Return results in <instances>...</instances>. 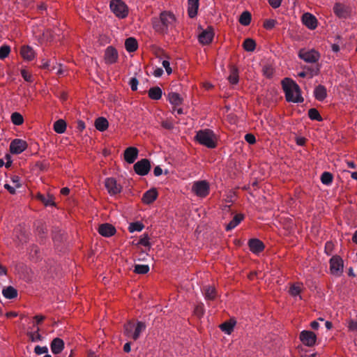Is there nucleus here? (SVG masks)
Masks as SVG:
<instances>
[{
	"instance_id": "obj_1",
	"label": "nucleus",
	"mask_w": 357,
	"mask_h": 357,
	"mask_svg": "<svg viewBox=\"0 0 357 357\" xmlns=\"http://www.w3.org/2000/svg\"><path fill=\"white\" fill-rule=\"evenodd\" d=\"M153 27L158 33L165 34L172 30L176 24V17L172 13L162 12L158 17L152 21Z\"/></svg>"
},
{
	"instance_id": "obj_2",
	"label": "nucleus",
	"mask_w": 357,
	"mask_h": 357,
	"mask_svg": "<svg viewBox=\"0 0 357 357\" xmlns=\"http://www.w3.org/2000/svg\"><path fill=\"white\" fill-rule=\"evenodd\" d=\"M282 84L287 101L294 103L303 102L300 87L296 82L291 79L285 78L282 80Z\"/></svg>"
},
{
	"instance_id": "obj_3",
	"label": "nucleus",
	"mask_w": 357,
	"mask_h": 357,
	"mask_svg": "<svg viewBox=\"0 0 357 357\" xmlns=\"http://www.w3.org/2000/svg\"><path fill=\"white\" fill-rule=\"evenodd\" d=\"M195 139L200 144L207 148L213 149L216 146V135L213 131L210 129H204L197 131Z\"/></svg>"
},
{
	"instance_id": "obj_4",
	"label": "nucleus",
	"mask_w": 357,
	"mask_h": 357,
	"mask_svg": "<svg viewBox=\"0 0 357 357\" xmlns=\"http://www.w3.org/2000/svg\"><path fill=\"white\" fill-rule=\"evenodd\" d=\"M145 329L146 325L142 321H137L136 324L129 321L124 325V334L128 337L137 340Z\"/></svg>"
},
{
	"instance_id": "obj_5",
	"label": "nucleus",
	"mask_w": 357,
	"mask_h": 357,
	"mask_svg": "<svg viewBox=\"0 0 357 357\" xmlns=\"http://www.w3.org/2000/svg\"><path fill=\"white\" fill-rule=\"evenodd\" d=\"M330 273L335 277H340L344 271L343 259L338 255L333 256L329 260Z\"/></svg>"
},
{
	"instance_id": "obj_6",
	"label": "nucleus",
	"mask_w": 357,
	"mask_h": 357,
	"mask_svg": "<svg viewBox=\"0 0 357 357\" xmlns=\"http://www.w3.org/2000/svg\"><path fill=\"white\" fill-rule=\"evenodd\" d=\"M191 190L196 196L204 198L209 194L210 185L205 180L196 181L193 182Z\"/></svg>"
},
{
	"instance_id": "obj_7",
	"label": "nucleus",
	"mask_w": 357,
	"mask_h": 357,
	"mask_svg": "<svg viewBox=\"0 0 357 357\" xmlns=\"http://www.w3.org/2000/svg\"><path fill=\"white\" fill-rule=\"evenodd\" d=\"M109 6L113 13L119 18H125L128 14L127 6L121 0H112Z\"/></svg>"
},
{
	"instance_id": "obj_8",
	"label": "nucleus",
	"mask_w": 357,
	"mask_h": 357,
	"mask_svg": "<svg viewBox=\"0 0 357 357\" xmlns=\"http://www.w3.org/2000/svg\"><path fill=\"white\" fill-rule=\"evenodd\" d=\"M298 56L306 63H314L319 60L320 54L314 49H302L298 52Z\"/></svg>"
},
{
	"instance_id": "obj_9",
	"label": "nucleus",
	"mask_w": 357,
	"mask_h": 357,
	"mask_svg": "<svg viewBox=\"0 0 357 357\" xmlns=\"http://www.w3.org/2000/svg\"><path fill=\"white\" fill-rule=\"evenodd\" d=\"M105 186L110 196L116 195L122 190V186L118 183L114 178H107L105 181Z\"/></svg>"
},
{
	"instance_id": "obj_10",
	"label": "nucleus",
	"mask_w": 357,
	"mask_h": 357,
	"mask_svg": "<svg viewBox=\"0 0 357 357\" xmlns=\"http://www.w3.org/2000/svg\"><path fill=\"white\" fill-rule=\"evenodd\" d=\"M135 173L139 176L147 175L151 169V164L148 159H142L133 166Z\"/></svg>"
},
{
	"instance_id": "obj_11",
	"label": "nucleus",
	"mask_w": 357,
	"mask_h": 357,
	"mask_svg": "<svg viewBox=\"0 0 357 357\" xmlns=\"http://www.w3.org/2000/svg\"><path fill=\"white\" fill-rule=\"evenodd\" d=\"M26 141L21 139H15L10 144V151L12 153L20 154L27 148Z\"/></svg>"
},
{
	"instance_id": "obj_12",
	"label": "nucleus",
	"mask_w": 357,
	"mask_h": 357,
	"mask_svg": "<svg viewBox=\"0 0 357 357\" xmlns=\"http://www.w3.org/2000/svg\"><path fill=\"white\" fill-rule=\"evenodd\" d=\"M300 340L303 344L312 347L316 343L317 335L310 331H303L300 334Z\"/></svg>"
},
{
	"instance_id": "obj_13",
	"label": "nucleus",
	"mask_w": 357,
	"mask_h": 357,
	"mask_svg": "<svg viewBox=\"0 0 357 357\" xmlns=\"http://www.w3.org/2000/svg\"><path fill=\"white\" fill-rule=\"evenodd\" d=\"M302 22L309 29L314 30L317 26V20L311 13H305L302 16Z\"/></svg>"
},
{
	"instance_id": "obj_14",
	"label": "nucleus",
	"mask_w": 357,
	"mask_h": 357,
	"mask_svg": "<svg viewBox=\"0 0 357 357\" xmlns=\"http://www.w3.org/2000/svg\"><path fill=\"white\" fill-rule=\"evenodd\" d=\"M333 12L339 18L346 19L349 15L348 7L341 3H335L333 6Z\"/></svg>"
},
{
	"instance_id": "obj_15",
	"label": "nucleus",
	"mask_w": 357,
	"mask_h": 357,
	"mask_svg": "<svg viewBox=\"0 0 357 357\" xmlns=\"http://www.w3.org/2000/svg\"><path fill=\"white\" fill-rule=\"evenodd\" d=\"M139 151L136 147L130 146L124 151V160L129 164H132L137 159Z\"/></svg>"
},
{
	"instance_id": "obj_16",
	"label": "nucleus",
	"mask_w": 357,
	"mask_h": 357,
	"mask_svg": "<svg viewBox=\"0 0 357 357\" xmlns=\"http://www.w3.org/2000/svg\"><path fill=\"white\" fill-rule=\"evenodd\" d=\"M213 36L214 33L213 29L208 27L199 34V41L203 45L209 44L212 41Z\"/></svg>"
},
{
	"instance_id": "obj_17",
	"label": "nucleus",
	"mask_w": 357,
	"mask_h": 357,
	"mask_svg": "<svg viewBox=\"0 0 357 357\" xmlns=\"http://www.w3.org/2000/svg\"><path fill=\"white\" fill-rule=\"evenodd\" d=\"M118 59V52L117 51L112 47H108L105 53V60L107 63H114Z\"/></svg>"
},
{
	"instance_id": "obj_18",
	"label": "nucleus",
	"mask_w": 357,
	"mask_h": 357,
	"mask_svg": "<svg viewBox=\"0 0 357 357\" xmlns=\"http://www.w3.org/2000/svg\"><path fill=\"white\" fill-rule=\"evenodd\" d=\"M98 232L102 236L110 237L115 234L116 229L112 225L105 223L99 226Z\"/></svg>"
},
{
	"instance_id": "obj_19",
	"label": "nucleus",
	"mask_w": 357,
	"mask_h": 357,
	"mask_svg": "<svg viewBox=\"0 0 357 357\" xmlns=\"http://www.w3.org/2000/svg\"><path fill=\"white\" fill-rule=\"evenodd\" d=\"M303 289V283L297 282L292 284L289 289V294L294 297L295 299L298 298L299 300H302V297L301 296V292Z\"/></svg>"
},
{
	"instance_id": "obj_20",
	"label": "nucleus",
	"mask_w": 357,
	"mask_h": 357,
	"mask_svg": "<svg viewBox=\"0 0 357 357\" xmlns=\"http://www.w3.org/2000/svg\"><path fill=\"white\" fill-rule=\"evenodd\" d=\"M158 197V192L155 188H151L147 190L142 197V201L144 204H150L153 203Z\"/></svg>"
},
{
	"instance_id": "obj_21",
	"label": "nucleus",
	"mask_w": 357,
	"mask_h": 357,
	"mask_svg": "<svg viewBox=\"0 0 357 357\" xmlns=\"http://www.w3.org/2000/svg\"><path fill=\"white\" fill-rule=\"evenodd\" d=\"M248 245L250 247V250L253 253H255V254L259 253L264 248V243H262V241H261L260 240L257 239V238H253V239L250 240Z\"/></svg>"
},
{
	"instance_id": "obj_22",
	"label": "nucleus",
	"mask_w": 357,
	"mask_h": 357,
	"mask_svg": "<svg viewBox=\"0 0 357 357\" xmlns=\"http://www.w3.org/2000/svg\"><path fill=\"white\" fill-rule=\"evenodd\" d=\"M50 347L53 354H59L64 349V342L61 338H54L51 343Z\"/></svg>"
},
{
	"instance_id": "obj_23",
	"label": "nucleus",
	"mask_w": 357,
	"mask_h": 357,
	"mask_svg": "<svg viewBox=\"0 0 357 357\" xmlns=\"http://www.w3.org/2000/svg\"><path fill=\"white\" fill-rule=\"evenodd\" d=\"M198 8L199 0H188V13L190 18L197 15Z\"/></svg>"
},
{
	"instance_id": "obj_24",
	"label": "nucleus",
	"mask_w": 357,
	"mask_h": 357,
	"mask_svg": "<svg viewBox=\"0 0 357 357\" xmlns=\"http://www.w3.org/2000/svg\"><path fill=\"white\" fill-rule=\"evenodd\" d=\"M244 215L241 213L236 214L233 219L227 225L226 230L229 231L238 226L243 220Z\"/></svg>"
},
{
	"instance_id": "obj_25",
	"label": "nucleus",
	"mask_w": 357,
	"mask_h": 357,
	"mask_svg": "<svg viewBox=\"0 0 357 357\" xmlns=\"http://www.w3.org/2000/svg\"><path fill=\"white\" fill-rule=\"evenodd\" d=\"M37 199L42 202L46 206H54V197L52 195L47 194L46 195L38 193L36 196Z\"/></svg>"
},
{
	"instance_id": "obj_26",
	"label": "nucleus",
	"mask_w": 357,
	"mask_h": 357,
	"mask_svg": "<svg viewBox=\"0 0 357 357\" xmlns=\"http://www.w3.org/2000/svg\"><path fill=\"white\" fill-rule=\"evenodd\" d=\"M314 95L317 100H324L327 95L326 87L323 85L317 86L314 90Z\"/></svg>"
},
{
	"instance_id": "obj_27",
	"label": "nucleus",
	"mask_w": 357,
	"mask_h": 357,
	"mask_svg": "<svg viewBox=\"0 0 357 357\" xmlns=\"http://www.w3.org/2000/svg\"><path fill=\"white\" fill-rule=\"evenodd\" d=\"M109 123L107 120L104 117H98L95 121V127L96 128L100 131L103 132L108 128Z\"/></svg>"
},
{
	"instance_id": "obj_28",
	"label": "nucleus",
	"mask_w": 357,
	"mask_h": 357,
	"mask_svg": "<svg viewBox=\"0 0 357 357\" xmlns=\"http://www.w3.org/2000/svg\"><path fill=\"white\" fill-rule=\"evenodd\" d=\"M137 42L135 38L130 37L125 41V47L128 52H133L137 49Z\"/></svg>"
},
{
	"instance_id": "obj_29",
	"label": "nucleus",
	"mask_w": 357,
	"mask_h": 357,
	"mask_svg": "<svg viewBox=\"0 0 357 357\" xmlns=\"http://www.w3.org/2000/svg\"><path fill=\"white\" fill-rule=\"evenodd\" d=\"M21 55L24 59L28 61H31L35 56L33 50L29 46L22 47Z\"/></svg>"
},
{
	"instance_id": "obj_30",
	"label": "nucleus",
	"mask_w": 357,
	"mask_h": 357,
	"mask_svg": "<svg viewBox=\"0 0 357 357\" xmlns=\"http://www.w3.org/2000/svg\"><path fill=\"white\" fill-rule=\"evenodd\" d=\"M162 95V89L158 86L151 87L149 90V97L152 100H158L161 98Z\"/></svg>"
},
{
	"instance_id": "obj_31",
	"label": "nucleus",
	"mask_w": 357,
	"mask_h": 357,
	"mask_svg": "<svg viewBox=\"0 0 357 357\" xmlns=\"http://www.w3.org/2000/svg\"><path fill=\"white\" fill-rule=\"evenodd\" d=\"M2 294L6 298L13 299L17 296V291L14 287L9 286L3 289Z\"/></svg>"
},
{
	"instance_id": "obj_32",
	"label": "nucleus",
	"mask_w": 357,
	"mask_h": 357,
	"mask_svg": "<svg viewBox=\"0 0 357 357\" xmlns=\"http://www.w3.org/2000/svg\"><path fill=\"white\" fill-rule=\"evenodd\" d=\"M54 130L59 134L63 133L66 130V123L63 119H59L54 122Z\"/></svg>"
},
{
	"instance_id": "obj_33",
	"label": "nucleus",
	"mask_w": 357,
	"mask_h": 357,
	"mask_svg": "<svg viewBox=\"0 0 357 357\" xmlns=\"http://www.w3.org/2000/svg\"><path fill=\"white\" fill-rule=\"evenodd\" d=\"M168 99L169 102L174 105H179L182 102V98L180 95L176 92L169 93Z\"/></svg>"
},
{
	"instance_id": "obj_34",
	"label": "nucleus",
	"mask_w": 357,
	"mask_h": 357,
	"mask_svg": "<svg viewBox=\"0 0 357 357\" xmlns=\"http://www.w3.org/2000/svg\"><path fill=\"white\" fill-rule=\"evenodd\" d=\"M234 326H235V322L229 321V322H225V323L222 324L220 326V328L221 331H223L225 333H226L227 335H230L234 330Z\"/></svg>"
},
{
	"instance_id": "obj_35",
	"label": "nucleus",
	"mask_w": 357,
	"mask_h": 357,
	"mask_svg": "<svg viewBox=\"0 0 357 357\" xmlns=\"http://www.w3.org/2000/svg\"><path fill=\"white\" fill-rule=\"evenodd\" d=\"M10 119L12 123L15 126H20L24 123V118L19 112H13L11 114Z\"/></svg>"
},
{
	"instance_id": "obj_36",
	"label": "nucleus",
	"mask_w": 357,
	"mask_h": 357,
	"mask_svg": "<svg viewBox=\"0 0 357 357\" xmlns=\"http://www.w3.org/2000/svg\"><path fill=\"white\" fill-rule=\"evenodd\" d=\"M251 22V14L248 11H244L240 16L239 22L243 26H248Z\"/></svg>"
},
{
	"instance_id": "obj_37",
	"label": "nucleus",
	"mask_w": 357,
	"mask_h": 357,
	"mask_svg": "<svg viewBox=\"0 0 357 357\" xmlns=\"http://www.w3.org/2000/svg\"><path fill=\"white\" fill-rule=\"evenodd\" d=\"M228 79L231 84H236L238 82V69L236 67H232L231 68Z\"/></svg>"
},
{
	"instance_id": "obj_38",
	"label": "nucleus",
	"mask_w": 357,
	"mask_h": 357,
	"mask_svg": "<svg viewBox=\"0 0 357 357\" xmlns=\"http://www.w3.org/2000/svg\"><path fill=\"white\" fill-rule=\"evenodd\" d=\"M243 46L245 51L253 52L255 49L256 43L254 40L247 38L244 40Z\"/></svg>"
},
{
	"instance_id": "obj_39",
	"label": "nucleus",
	"mask_w": 357,
	"mask_h": 357,
	"mask_svg": "<svg viewBox=\"0 0 357 357\" xmlns=\"http://www.w3.org/2000/svg\"><path fill=\"white\" fill-rule=\"evenodd\" d=\"M28 335L32 342H40L43 339V336L39 333L38 327L36 328V331L28 333Z\"/></svg>"
},
{
	"instance_id": "obj_40",
	"label": "nucleus",
	"mask_w": 357,
	"mask_h": 357,
	"mask_svg": "<svg viewBox=\"0 0 357 357\" xmlns=\"http://www.w3.org/2000/svg\"><path fill=\"white\" fill-rule=\"evenodd\" d=\"M204 291L206 299L213 300L216 296L215 289L213 287H206Z\"/></svg>"
},
{
	"instance_id": "obj_41",
	"label": "nucleus",
	"mask_w": 357,
	"mask_h": 357,
	"mask_svg": "<svg viewBox=\"0 0 357 357\" xmlns=\"http://www.w3.org/2000/svg\"><path fill=\"white\" fill-rule=\"evenodd\" d=\"M308 116L311 120H316L318 121H321L322 118L319 113L318 110L315 108H311L308 111Z\"/></svg>"
},
{
	"instance_id": "obj_42",
	"label": "nucleus",
	"mask_w": 357,
	"mask_h": 357,
	"mask_svg": "<svg viewBox=\"0 0 357 357\" xmlns=\"http://www.w3.org/2000/svg\"><path fill=\"white\" fill-rule=\"evenodd\" d=\"M144 229V225L140 222H135L130 223L128 227V230L130 233L135 231H141Z\"/></svg>"
},
{
	"instance_id": "obj_43",
	"label": "nucleus",
	"mask_w": 357,
	"mask_h": 357,
	"mask_svg": "<svg viewBox=\"0 0 357 357\" xmlns=\"http://www.w3.org/2000/svg\"><path fill=\"white\" fill-rule=\"evenodd\" d=\"M321 181L324 185H330L333 181L332 174L328 172H324L321 176Z\"/></svg>"
},
{
	"instance_id": "obj_44",
	"label": "nucleus",
	"mask_w": 357,
	"mask_h": 357,
	"mask_svg": "<svg viewBox=\"0 0 357 357\" xmlns=\"http://www.w3.org/2000/svg\"><path fill=\"white\" fill-rule=\"evenodd\" d=\"M134 271L137 274H145L149 271V266L146 264H137Z\"/></svg>"
},
{
	"instance_id": "obj_45",
	"label": "nucleus",
	"mask_w": 357,
	"mask_h": 357,
	"mask_svg": "<svg viewBox=\"0 0 357 357\" xmlns=\"http://www.w3.org/2000/svg\"><path fill=\"white\" fill-rule=\"evenodd\" d=\"M10 52V48L8 45H3L0 47V59L6 58Z\"/></svg>"
},
{
	"instance_id": "obj_46",
	"label": "nucleus",
	"mask_w": 357,
	"mask_h": 357,
	"mask_svg": "<svg viewBox=\"0 0 357 357\" xmlns=\"http://www.w3.org/2000/svg\"><path fill=\"white\" fill-rule=\"evenodd\" d=\"M21 75L22 76V77L24 78V79L26 82H33V79L31 74H30L26 70L22 69L21 70Z\"/></svg>"
},
{
	"instance_id": "obj_47",
	"label": "nucleus",
	"mask_w": 357,
	"mask_h": 357,
	"mask_svg": "<svg viewBox=\"0 0 357 357\" xmlns=\"http://www.w3.org/2000/svg\"><path fill=\"white\" fill-rule=\"evenodd\" d=\"M34 352L37 355L45 354L48 353V348L46 346L40 347L37 345L34 348Z\"/></svg>"
},
{
	"instance_id": "obj_48",
	"label": "nucleus",
	"mask_w": 357,
	"mask_h": 357,
	"mask_svg": "<svg viewBox=\"0 0 357 357\" xmlns=\"http://www.w3.org/2000/svg\"><path fill=\"white\" fill-rule=\"evenodd\" d=\"M273 68L271 66H265L263 68V73L266 77H271L273 75Z\"/></svg>"
},
{
	"instance_id": "obj_49",
	"label": "nucleus",
	"mask_w": 357,
	"mask_h": 357,
	"mask_svg": "<svg viewBox=\"0 0 357 357\" xmlns=\"http://www.w3.org/2000/svg\"><path fill=\"white\" fill-rule=\"evenodd\" d=\"M276 23V20L273 19H268L264 22V26L266 29H271L275 26Z\"/></svg>"
},
{
	"instance_id": "obj_50",
	"label": "nucleus",
	"mask_w": 357,
	"mask_h": 357,
	"mask_svg": "<svg viewBox=\"0 0 357 357\" xmlns=\"http://www.w3.org/2000/svg\"><path fill=\"white\" fill-rule=\"evenodd\" d=\"M347 327L351 331H357V319L349 320Z\"/></svg>"
},
{
	"instance_id": "obj_51",
	"label": "nucleus",
	"mask_w": 357,
	"mask_h": 357,
	"mask_svg": "<svg viewBox=\"0 0 357 357\" xmlns=\"http://www.w3.org/2000/svg\"><path fill=\"white\" fill-rule=\"evenodd\" d=\"M42 66L43 68L47 69V70H49L50 71L54 70V69L56 68V66L51 65L50 61H45V60H43L42 61V66Z\"/></svg>"
},
{
	"instance_id": "obj_52",
	"label": "nucleus",
	"mask_w": 357,
	"mask_h": 357,
	"mask_svg": "<svg viewBox=\"0 0 357 357\" xmlns=\"http://www.w3.org/2000/svg\"><path fill=\"white\" fill-rule=\"evenodd\" d=\"M138 80L135 77H132L129 81V85L132 91H136L138 86Z\"/></svg>"
},
{
	"instance_id": "obj_53",
	"label": "nucleus",
	"mask_w": 357,
	"mask_h": 357,
	"mask_svg": "<svg viewBox=\"0 0 357 357\" xmlns=\"http://www.w3.org/2000/svg\"><path fill=\"white\" fill-rule=\"evenodd\" d=\"M245 140L250 144H253L256 142L255 137L250 133L246 134L245 135Z\"/></svg>"
},
{
	"instance_id": "obj_54",
	"label": "nucleus",
	"mask_w": 357,
	"mask_h": 357,
	"mask_svg": "<svg viewBox=\"0 0 357 357\" xmlns=\"http://www.w3.org/2000/svg\"><path fill=\"white\" fill-rule=\"evenodd\" d=\"M11 181L15 188H20V186H21L20 178L18 176L15 175V176H12Z\"/></svg>"
},
{
	"instance_id": "obj_55",
	"label": "nucleus",
	"mask_w": 357,
	"mask_h": 357,
	"mask_svg": "<svg viewBox=\"0 0 357 357\" xmlns=\"http://www.w3.org/2000/svg\"><path fill=\"white\" fill-rule=\"evenodd\" d=\"M139 244H141L144 246L149 245V238L147 235L142 236L139 241Z\"/></svg>"
},
{
	"instance_id": "obj_56",
	"label": "nucleus",
	"mask_w": 357,
	"mask_h": 357,
	"mask_svg": "<svg viewBox=\"0 0 357 357\" xmlns=\"http://www.w3.org/2000/svg\"><path fill=\"white\" fill-rule=\"evenodd\" d=\"M162 66L164 67V68L165 69L168 75H170L172 73V70L170 67V63L169 62L167 61V60H164L162 61Z\"/></svg>"
},
{
	"instance_id": "obj_57",
	"label": "nucleus",
	"mask_w": 357,
	"mask_h": 357,
	"mask_svg": "<svg viewBox=\"0 0 357 357\" xmlns=\"http://www.w3.org/2000/svg\"><path fill=\"white\" fill-rule=\"evenodd\" d=\"M269 4L273 8H278L280 6L282 0H268Z\"/></svg>"
},
{
	"instance_id": "obj_58",
	"label": "nucleus",
	"mask_w": 357,
	"mask_h": 357,
	"mask_svg": "<svg viewBox=\"0 0 357 357\" xmlns=\"http://www.w3.org/2000/svg\"><path fill=\"white\" fill-rule=\"evenodd\" d=\"M56 70V74L58 75H63L66 70L61 64H59L57 67L54 69Z\"/></svg>"
},
{
	"instance_id": "obj_59",
	"label": "nucleus",
	"mask_w": 357,
	"mask_h": 357,
	"mask_svg": "<svg viewBox=\"0 0 357 357\" xmlns=\"http://www.w3.org/2000/svg\"><path fill=\"white\" fill-rule=\"evenodd\" d=\"M4 188L9 191L10 194H15L16 192V188L14 185H10L8 183L4 185Z\"/></svg>"
},
{
	"instance_id": "obj_60",
	"label": "nucleus",
	"mask_w": 357,
	"mask_h": 357,
	"mask_svg": "<svg viewBox=\"0 0 357 357\" xmlns=\"http://www.w3.org/2000/svg\"><path fill=\"white\" fill-rule=\"evenodd\" d=\"M162 74H163V70L160 68H155L153 72V75L155 77H160V76H162Z\"/></svg>"
},
{
	"instance_id": "obj_61",
	"label": "nucleus",
	"mask_w": 357,
	"mask_h": 357,
	"mask_svg": "<svg viewBox=\"0 0 357 357\" xmlns=\"http://www.w3.org/2000/svg\"><path fill=\"white\" fill-rule=\"evenodd\" d=\"M162 126L166 129L171 130L174 128V125L170 121H163L162 123Z\"/></svg>"
},
{
	"instance_id": "obj_62",
	"label": "nucleus",
	"mask_w": 357,
	"mask_h": 357,
	"mask_svg": "<svg viewBox=\"0 0 357 357\" xmlns=\"http://www.w3.org/2000/svg\"><path fill=\"white\" fill-rule=\"evenodd\" d=\"M153 174L155 176H159L162 174V169L160 166H156L153 169Z\"/></svg>"
},
{
	"instance_id": "obj_63",
	"label": "nucleus",
	"mask_w": 357,
	"mask_h": 357,
	"mask_svg": "<svg viewBox=\"0 0 357 357\" xmlns=\"http://www.w3.org/2000/svg\"><path fill=\"white\" fill-rule=\"evenodd\" d=\"M34 319L36 320V324H38L45 319V317L43 315H36L34 317Z\"/></svg>"
},
{
	"instance_id": "obj_64",
	"label": "nucleus",
	"mask_w": 357,
	"mask_h": 357,
	"mask_svg": "<svg viewBox=\"0 0 357 357\" xmlns=\"http://www.w3.org/2000/svg\"><path fill=\"white\" fill-rule=\"evenodd\" d=\"M310 326L314 330H317L319 328V324L317 321H312Z\"/></svg>"
}]
</instances>
